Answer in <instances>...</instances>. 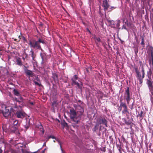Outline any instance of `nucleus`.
<instances>
[{
  "instance_id": "f257e3e1",
  "label": "nucleus",
  "mask_w": 153,
  "mask_h": 153,
  "mask_svg": "<svg viewBox=\"0 0 153 153\" xmlns=\"http://www.w3.org/2000/svg\"><path fill=\"white\" fill-rule=\"evenodd\" d=\"M76 111L77 113L73 108L70 110V118L75 124L78 123L80 121L82 116H84V108L80 105Z\"/></svg>"
},
{
  "instance_id": "f03ea898",
  "label": "nucleus",
  "mask_w": 153,
  "mask_h": 153,
  "mask_svg": "<svg viewBox=\"0 0 153 153\" xmlns=\"http://www.w3.org/2000/svg\"><path fill=\"white\" fill-rule=\"evenodd\" d=\"M0 111L3 116L7 118H11V113L13 111V109L10 107H6L4 104L0 105Z\"/></svg>"
},
{
  "instance_id": "7ed1b4c3",
  "label": "nucleus",
  "mask_w": 153,
  "mask_h": 153,
  "mask_svg": "<svg viewBox=\"0 0 153 153\" xmlns=\"http://www.w3.org/2000/svg\"><path fill=\"white\" fill-rule=\"evenodd\" d=\"M148 71L147 76L148 77V79H146V83L149 88V89L152 94L153 95V80L151 78V75L152 73V71L150 69H149V71Z\"/></svg>"
},
{
  "instance_id": "20e7f679",
  "label": "nucleus",
  "mask_w": 153,
  "mask_h": 153,
  "mask_svg": "<svg viewBox=\"0 0 153 153\" xmlns=\"http://www.w3.org/2000/svg\"><path fill=\"white\" fill-rule=\"evenodd\" d=\"M135 71L137 74L136 76L137 78V79L139 82V84L140 85V87L142 85V84L143 82V79L145 77V71L144 69L143 68H142V76H141L140 72L138 71V68H135Z\"/></svg>"
},
{
  "instance_id": "39448f33",
  "label": "nucleus",
  "mask_w": 153,
  "mask_h": 153,
  "mask_svg": "<svg viewBox=\"0 0 153 153\" xmlns=\"http://www.w3.org/2000/svg\"><path fill=\"white\" fill-rule=\"evenodd\" d=\"M71 84L72 85H76L79 88L81 89L82 84L79 80L77 76L75 75L73 76L71 79Z\"/></svg>"
},
{
  "instance_id": "423d86ee",
  "label": "nucleus",
  "mask_w": 153,
  "mask_h": 153,
  "mask_svg": "<svg viewBox=\"0 0 153 153\" xmlns=\"http://www.w3.org/2000/svg\"><path fill=\"white\" fill-rule=\"evenodd\" d=\"M29 44L31 48H33L36 49H40L42 51H43V50L41 48L40 45L38 44V42L34 40L32 41H30Z\"/></svg>"
},
{
  "instance_id": "0eeeda50",
  "label": "nucleus",
  "mask_w": 153,
  "mask_h": 153,
  "mask_svg": "<svg viewBox=\"0 0 153 153\" xmlns=\"http://www.w3.org/2000/svg\"><path fill=\"white\" fill-rule=\"evenodd\" d=\"M107 123V121L105 118H100L97 120V122L96 123H97V124H98V125L99 126L100 124H104L105 125L106 127H107L108 125Z\"/></svg>"
},
{
  "instance_id": "6e6552de",
  "label": "nucleus",
  "mask_w": 153,
  "mask_h": 153,
  "mask_svg": "<svg viewBox=\"0 0 153 153\" xmlns=\"http://www.w3.org/2000/svg\"><path fill=\"white\" fill-rule=\"evenodd\" d=\"M16 115L18 118H22L25 116L26 114L22 111H18L16 112Z\"/></svg>"
},
{
  "instance_id": "1a4fd4ad",
  "label": "nucleus",
  "mask_w": 153,
  "mask_h": 153,
  "mask_svg": "<svg viewBox=\"0 0 153 153\" xmlns=\"http://www.w3.org/2000/svg\"><path fill=\"white\" fill-rule=\"evenodd\" d=\"M102 6L103 7L105 11L107 10L108 8L109 7L110 5L107 0H104L103 1Z\"/></svg>"
},
{
  "instance_id": "9d476101",
  "label": "nucleus",
  "mask_w": 153,
  "mask_h": 153,
  "mask_svg": "<svg viewBox=\"0 0 153 153\" xmlns=\"http://www.w3.org/2000/svg\"><path fill=\"white\" fill-rule=\"evenodd\" d=\"M42 52L40 53V56L42 59V61L41 62L42 64H43L44 63L46 60V53L44 52L43 51H42Z\"/></svg>"
},
{
  "instance_id": "9b49d317",
  "label": "nucleus",
  "mask_w": 153,
  "mask_h": 153,
  "mask_svg": "<svg viewBox=\"0 0 153 153\" xmlns=\"http://www.w3.org/2000/svg\"><path fill=\"white\" fill-rule=\"evenodd\" d=\"M4 153H16V152H14L13 151L11 150H7L6 149H5L4 150ZM22 153H35L36 152H34L33 153H30L29 152L26 150H24L23 149L22 150Z\"/></svg>"
},
{
  "instance_id": "f8f14e48",
  "label": "nucleus",
  "mask_w": 153,
  "mask_h": 153,
  "mask_svg": "<svg viewBox=\"0 0 153 153\" xmlns=\"http://www.w3.org/2000/svg\"><path fill=\"white\" fill-rule=\"evenodd\" d=\"M93 38L95 40L97 45L98 46L99 45V43L101 42V40L100 38L99 37H97L95 35H93Z\"/></svg>"
},
{
  "instance_id": "ddd939ff",
  "label": "nucleus",
  "mask_w": 153,
  "mask_h": 153,
  "mask_svg": "<svg viewBox=\"0 0 153 153\" xmlns=\"http://www.w3.org/2000/svg\"><path fill=\"white\" fill-rule=\"evenodd\" d=\"M124 95L126 96V99H130L129 89V87H128L126 90Z\"/></svg>"
},
{
  "instance_id": "4468645a",
  "label": "nucleus",
  "mask_w": 153,
  "mask_h": 153,
  "mask_svg": "<svg viewBox=\"0 0 153 153\" xmlns=\"http://www.w3.org/2000/svg\"><path fill=\"white\" fill-rule=\"evenodd\" d=\"M11 124H13L14 126H17L18 124V121L16 120H14L13 119V117L10 118L9 119Z\"/></svg>"
},
{
  "instance_id": "2eb2a0df",
  "label": "nucleus",
  "mask_w": 153,
  "mask_h": 153,
  "mask_svg": "<svg viewBox=\"0 0 153 153\" xmlns=\"http://www.w3.org/2000/svg\"><path fill=\"white\" fill-rule=\"evenodd\" d=\"M25 73L26 74L27 76H29V77H33V73L32 71H31L29 70H25Z\"/></svg>"
},
{
  "instance_id": "dca6fc26",
  "label": "nucleus",
  "mask_w": 153,
  "mask_h": 153,
  "mask_svg": "<svg viewBox=\"0 0 153 153\" xmlns=\"http://www.w3.org/2000/svg\"><path fill=\"white\" fill-rule=\"evenodd\" d=\"M16 64L20 66L23 65L21 59L20 58H17L16 59Z\"/></svg>"
},
{
  "instance_id": "f3484780",
  "label": "nucleus",
  "mask_w": 153,
  "mask_h": 153,
  "mask_svg": "<svg viewBox=\"0 0 153 153\" xmlns=\"http://www.w3.org/2000/svg\"><path fill=\"white\" fill-rule=\"evenodd\" d=\"M13 94L17 96H20V94L19 92L16 89H14L13 91Z\"/></svg>"
},
{
  "instance_id": "a211bd4d",
  "label": "nucleus",
  "mask_w": 153,
  "mask_h": 153,
  "mask_svg": "<svg viewBox=\"0 0 153 153\" xmlns=\"http://www.w3.org/2000/svg\"><path fill=\"white\" fill-rule=\"evenodd\" d=\"M121 102L122 107H123V110L128 109L126 105V103L124 102H122L121 100Z\"/></svg>"
},
{
  "instance_id": "6ab92c4d",
  "label": "nucleus",
  "mask_w": 153,
  "mask_h": 153,
  "mask_svg": "<svg viewBox=\"0 0 153 153\" xmlns=\"http://www.w3.org/2000/svg\"><path fill=\"white\" fill-rule=\"evenodd\" d=\"M122 113L123 114L126 115V116H128L129 115V112L128 109L123 110Z\"/></svg>"
},
{
  "instance_id": "aec40b11",
  "label": "nucleus",
  "mask_w": 153,
  "mask_h": 153,
  "mask_svg": "<svg viewBox=\"0 0 153 153\" xmlns=\"http://www.w3.org/2000/svg\"><path fill=\"white\" fill-rule=\"evenodd\" d=\"M140 36L141 38V42L140 43V44L144 47L145 45V43H144V36L143 35Z\"/></svg>"
},
{
  "instance_id": "412c9836",
  "label": "nucleus",
  "mask_w": 153,
  "mask_h": 153,
  "mask_svg": "<svg viewBox=\"0 0 153 153\" xmlns=\"http://www.w3.org/2000/svg\"><path fill=\"white\" fill-rule=\"evenodd\" d=\"M55 139L56 141L59 144V145L60 146L61 150L62 152V153H63V151L62 148L61 143V142L59 140L58 138H55Z\"/></svg>"
},
{
  "instance_id": "4be33fe9",
  "label": "nucleus",
  "mask_w": 153,
  "mask_h": 153,
  "mask_svg": "<svg viewBox=\"0 0 153 153\" xmlns=\"http://www.w3.org/2000/svg\"><path fill=\"white\" fill-rule=\"evenodd\" d=\"M58 105V103L56 101L54 100L53 101L52 103V106L53 108V110L54 109V107H56Z\"/></svg>"
},
{
  "instance_id": "5701e85b",
  "label": "nucleus",
  "mask_w": 153,
  "mask_h": 153,
  "mask_svg": "<svg viewBox=\"0 0 153 153\" xmlns=\"http://www.w3.org/2000/svg\"><path fill=\"white\" fill-rule=\"evenodd\" d=\"M149 50L151 51V58H153V48L152 46H151L149 48Z\"/></svg>"
},
{
  "instance_id": "b1692460",
  "label": "nucleus",
  "mask_w": 153,
  "mask_h": 153,
  "mask_svg": "<svg viewBox=\"0 0 153 153\" xmlns=\"http://www.w3.org/2000/svg\"><path fill=\"white\" fill-rule=\"evenodd\" d=\"M29 56L32 57L36 56L34 54V51L32 50L30 51Z\"/></svg>"
},
{
  "instance_id": "393cba45",
  "label": "nucleus",
  "mask_w": 153,
  "mask_h": 153,
  "mask_svg": "<svg viewBox=\"0 0 153 153\" xmlns=\"http://www.w3.org/2000/svg\"><path fill=\"white\" fill-rule=\"evenodd\" d=\"M99 126V125H98V124L96 123L93 129V131H95L97 130L98 129Z\"/></svg>"
},
{
  "instance_id": "a878e982",
  "label": "nucleus",
  "mask_w": 153,
  "mask_h": 153,
  "mask_svg": "<svg viewBox=\"0 0 153 153\" xmlns=\"http://www.w3.org/2000/svg\"><path fill=\"white\" fill-rule=\"evenodd\" d=\"M37 42H38V44H39L40 43H41L44 44H45V42H44V41L43 39H38V40L37 41Z\"/></svg>"
},
{
  "instance_id": "bb28decb",
  "label": "nucleus",
  "mask_w": 153,
  "mask_h": 153,
  "mask_svg": "<svg viewBox=\"0 0 153 153\" xmlns=\"http://www.w3.org/2000/svg\"><path fill=\"white\" fill-rule=\"evenodd\" d=\"M120 105L118 108V110L120 111L123 109V107H122L121 100H120Z\"/></svg>"
},
{
  "instance_id": "cd10ccee",
  "label": "nucleus",
  "mask_w": 153,
  "mask_h": 153,
  "mask_svg": "<svg viewBox=\"0 0 153 153\" xmlns=\"http://www.w3.org/2000/svg\"><path fill=\"white\" fill-rule=\"evenodd\" d=\"M143 112L142 111H141L140 113L138 114V116L140 117V119L142 120L143 118Z\"/></svg>"
},
{
  "instance_id": "c85d7f7f",
  "label": "nucleus",
  "mask_w": 153,
  "mask_h": 153,
  "mask_svg": "<svg viewBox=\"0 0 153 153\" xmlns=\"http://www.w3.org/2000/svg\"><path fill=\"white\" fill-rule=\"evenodd\" d=\"M30 126V123L29 121L28 122V123L25 126V127L26 128V130Z\"/></svg>"
},
{
  "instance_id": "c756f323",
  "label": "nucleus",
  "mask_w": 153,
  "mask_h": 153,
  "mask_svg": "<svg viewBox=\"0 0 153 153\" xmlns=\"http://www.w3.org/2000/svg\"><path fill=\"white\" fill-rule=\"evenodd\" d=\"M80 105H78L76 104H74L73 105V106L75 108L76 110L77 109V108H78V106H79Z\"/></svg>"
},
{
  "instance_id": "7c9ffc66",
  "label": "nucleus",
  "mask_w": 153,
  "mask_h": 153,
  "mask_svg": "<svg viewBox=\"0 0 153 153\" xmlns=\"http://www.w3.org/2000/svg\"><path fill=\"white\" fill-rule=\"evenodd\" d=\"M33 82L36 85H37L39 86H40L41 85V83H39V82H37L35 80H34Z\"/></svg>"
},
{
  "instance_id": "2f4dec72",
  "label": "nucleus",
  "mask_w": 153,
  "mask_h": 153,
  "mask_svg": "<svg viewBox=\"0 0 153 153\" xmlns=\"http://www.w3.org/2000/svg\"><path fill=\"white\" fill-rule=\"evenodd\" d=\"M50 138H52L53 139H55L56 138L53 136L50 135L47 138V140H48Z\"/></svg>"
},
{
  "instance_id": "473e14b6",
  "label": "nucleus",
  "mask_w": 153,
  "mask_h": 153,
  "mask_svg": "<svg viewBox=\"0 0 153 153\" xmlns=\"http://www.w3.org/2000/svg\"><path fill=\"white\" fill-rule=\"evenodd\" d=\"M104 128V131H105L106 130V128H104V127H103L102 126H100V128H99V131H101L102 129V128Z\"/></svg>"
},
{
  "instance_id": "72a5a7b5",
  "label": "nucleus",
  "mask_w": 153,
  "mask_h": 153,
  "mask_svg": "<svg viewBox=\"0 0 153 153\" xmlns=\"http://www.w3.org/2000/svg\"><path fill=\"white\" fill-rule=\"evenodd\" d=\"M127 101V104H128L129 103V102L130 100V99H126Z\"/></svg>"
},
{
  "instance_id": "f704fd0d",
  "label": "nucleus",
  "mask_w": 153,
  "mask_h": 153,
  "mask_svg": "<svg viewBox=\"0 0 153 153\" xmlns=\"http://www.w3.org/2000/svg\"><path fill=\"white\" fill-rule=\"evenodd\" d=\"M118 146H119V148L118 149V150H119V152L120 153H121V147L120 146V145H118Z\"/></svg>"
},
{
  "instance_id": "c9c22d12",
  "label": "nucleus",
  "mask_w": 153,
  "mask_h": 153,
  "mask_svg": "<svg viewBox=\"0 0 153 153\" xmlns=\"http://www.w3.org/2000/svg\"><path fill=\"white\" fill-rule=\"evenodd\" d=\"M23 65L24 67V71L25 72V70H26H26H28V69L27 68V67H26L25 65Z\"/></svg>"
},
{
  "instance_id": "e433bc0d",
  "label": "nucleus",
  "mask_w": 153,
  "mask_h": 153,
  "mask_svg": "<svg viewBox=\"0 0 153 153\" xmlns=\"http://www.w3.org/2000/svg\"><path fill=\"white\" fill-rule=\"evenodd\" d=\"M120 20H118L117 22V27H118L119 26V23H120Z\"/></svg>"
},
{
  "instance_id": "4c0bfd02",
  "label": "nucleus",
  "mask_w": 153,
  "mask_h": 153,
  "mask_svg": "<svg viewBox=\"0 0 153 153\" xmlns=\"http://www.w3.org/2000/svg\"><path fill=\"white\" fill-rule=\"evenodd\" d=\"M35 79L36 80H37V81H39V79L38 78V77H36V79Z\"/></svg>"
},
{
  "instance_id": "58836bf2",
  "label": "nucleus",
  "mask_w": 153,
  "mask_h": 153,
  "mask_svg": "<svg viewBox=\"0 0 153 153\" xmlns=\"http://www.w3.org/2000/svg\"><path fill=\"white\" fill-rule=\"evenodd\" d=\"M29 103L31 105H34V102H30Z\"/></svg>"
},
{
  "instance_id": "ea45409f",
  "label": "nucleus",
  "mask_w": 153,
  "mask_h": 153,
  "mask_svg": "<svg viewBox=\"0 0 153 153\" xmlns=\"http://www.w3.org/2000/svg\"><path fill=\"white\" fill-rule=\"evenodd\" d=\"M78 102H79V103H81V104H82V103H83V102H81V101L80 100H78Z\"/></svg>"
},
{
  "instance_id": "a19ab883",
  "label": "nucleus",
  "mask_w": 153,
  "mask_h": 153,
  "mask_svg": "<svg viewBox=\"0 0 153 153\" xmlns=\"http://www.w3.org/2000/svg\"><path fill=\"white\" fill-rule=\"evenodd\" d=\"M152 62V66H153V58H151Z\"/></svg>"
},
{
  "instance_id": "79ce46f5",
  "label": "nucleus",
  "mask_w": 153,
  "mask_h": 153,
  "mask_svg": "<svg viewBox=\"0 0 153 153\" xmlns=\"http://www.w3.org/2000/svg\"><path fill=\"white\" fill-rule=\"evenodd\" d=\"M35 56H34L32 57V60L33 61H35V60L34 59V58H35Z\"/></svg>"
},
{
  "instance_id": "37998d69",
  "label": "nucleus",
  "mask_w": 153,
  "mask_h": 153,
  "mask_svg": "<svg viewBox=\"0 0 153 153\" xmlns=\"http://www.w3.org/2000/svg\"><path fill=\"white\" fill-rule=\"evenodd\" d=\"M45 150V149L44 150H42V152H41V153H44Z\"/></svg>"
},
{
  "instance_id": "c03bdc74",
  "label": "nucleus",
  "mask_w": 153,
  "mask_h": 153,
  "mask_svg": "<svg viewBox=\"0 0 153 153\" xmlns=\"http://www.w3.org/2000/svg\"><path fill=\"white\" fill-rule=\"evenodd\" d=\"M87 31H88L90 34H91V32L89 30V29H87Z\"/></svg>"
},
{
  "instance_id": "a18cd8bd",
  "label": "nucleus",
  "mask_w": 153,
  "mask_h": 153,
  "mask_svg": "<svg viewBox=\"0 0 153 153\" xmlns=\"http://www.w3.org/2000/svg\"><path fill=\"white\" fill-rule=\"evenodd\" d=\"M110 22L111 24H113L114 23V21H110Z\"/></svg>"
},
{
  "instance_id": "49530a36",
  "label": "nucleus",
  "mask_w": 153,
  "mask_h": 153,
  "mask_svg": "<svg viewBox=\"0 0 153 153\" xmlns=\"http://www.w3.org/2000/svg\"><path fill=\"white\" fill-rule=\"evenodd\" d=\"M28 55L27 54H25V58H27V57Z\"/></svg>"
},
{
  "instance_id": "de8ad7c7",
  "label": "nucleus",
  "mask_w": 153,
  "mask_h": 153,
  "mask_svg": "<svg viewBox=\"0 0 153 153\" xmlns=\"http://www.w3.org/2000/svg\"><path fill=\"white\" fill-rule=\"evenodd\" d=\"M2 151L1 149V148H0V153H2Z\"/></svg>"
},
{
  "instance_id": "09e8293b",
  "label": "nucleus",
  "mask_w": 153,
  "mask_h": 153,
  "mask_svg": "<svg viewBox=\"0 0 153 153\" xmlns=\"http://www.w3.org/2000/svg\"><path fill=\"white\" fill-rule=\"evenodd\" d=\"M25 58H25V57H22V59L24 61H25Z\"/></svg>"
},
{
  "instance_id": "8fccbe9b",
  "label": "nucleus",
  "mask_w": 153,
  "mask_h": 153,
  "mask_svg": "<svg viewBox=\"0 0 153 153\" xmlns=\"http://www.w3.org/2000/svg\"><path fill=\"white\" fill-rule=\"evenodd\" d=\"M65 124L66 126H67V123H65Z\"/></svg>"
},
{
  "instance_id": "3c124183",
  "label": "nucleus",
  "mask_w": 153,
  "mask_h": 153,
  "mask_svg": "<svg viewBox=\"0 0 153 153\" xmlns=\"http://www.w3.org/2000/svg\"><path fill=\"white\" fill-rule=\"evenodd\" d=\"M118 145H117V147L118 149L119 148V146H118Z\"/></svg>"
},
{
  "instance_id": "603ef678",
  "label": "nucleus",
  "mask_w": 153,
  "mask_h": 153,
  "mask_svg": "<svg viewBox=\"0 0 153 153\" xmlns=\"http://www.w3.org/2000/svg\"><path fill=\"white\" fill-rule=\"evenodd\" d=\"M15 100H16V101H18L17 100V99L16 98H15Z\"/></svg>"
},
{
  "instance_id": "864d4df0",
  "label": "nucleus",
  "mask_w": 153,
  "mask_h": 153,
  "mask_svg": "<svg viewBox=\"0 0 153 153\" xmlns=\"http://www.w3.org/2000/svg\"><path fill=\"white\" fill-rule=\"evenodd\" d=\"M133 108V106H132V107H131V109H132Z\"/></svg>"
},
{
  "instance_id": "5fc2aeb1",
  "label": "nucleus",
  "mask_w": 153,
  "mask_h": 153,
  "mask_svg": "<svg viewBox=\"0 0 153 153\" xmlns=\"http://www.w3.org/2000/svg\"><path fill=\"white\" fill-rule=\"evenodd\" d=\"M45 145V143H44L43 146H44Z\"/></svg>"
},
{
  "instance_id": "6e6d98bb",
  "label": "nucleus",
  "mask_w": 153,
  "mask_h": 153,
  "mask_svg": "<svg viewBox=\"0 0 153 153\" xmlns=\"http://www.w3.org/2000/svg\"><path fill=\"white\" fill-rule=\"evenodd\" d=\"M133 105H134L133 103L132 104V106H133Z\"/></svg>"
},
{
  "instance_id": "4d7b16f0",
  "label": "nucleus",
  "mask_w": 153,
  "mask_h": 153,
  "mask_svg": "<svg viewBox=\"0 0 153 153\" xmlns=\"http://www.w3.org/2000/svg\"><path fill=\"white\" fill-rule=\"evenodd\" d=\"M123 27H124V29H126L125 27H124V25H123Z\"/></svg>"
},
{
  "instance_id": "13d9d810",
  "label": "nucleus",
  "mask_w": 153,
  "mask_h": 153,
  "mask_svg": "<svg viewBox=\"0 0 153 153\" xmlns=\"http://www.w3.org/2000/svg\"><path fill=\"white\" fill-rule=\"evenodd\" d=\"M142 1H146V0H141Z\"/></svg>"
},
{
  "instance_id": "bf43d9fd",
  "label": "nucleus",
  "mask_w": 153,
  "mask_h": 153,
  "mask_svg": "<svg viewBox=\"0 0 153 153\" xmlns=\"http://www.w3.org/2000/svg\"><path fill=\"white\" fill-rule=\"evenodd\" d=\"M129 16H130H130H131V14H129Z\"/></svg>"
},
{
  "instance_id": "052dcab7",
  "label": "nucleus",
  "mask_w": 153,
  "mask_h": 153,
  "mask_svg": "<svg viewBox=\"0 0 153 153\" xmlns=\"http://www.w3.org/2000/svg\"><path fill=\"white\" fill-rule=\"evenodd\" d=\"M2 128H3V131H4V128H3V127H2Z\"/></svg>"
},
{
  "instance_id": "680f3d73",
  "label": "nucleus",
  "mask_w": 153,
  "mask_h": 153,
  "mask_svg": "<svg viewBox=\"0 0 153 153\" xmlns=\"http://www.w3.org/2000/svg\"><path fill=\"white\" fill-rule=\"evenodd\" d=\"M53 141V142H55V140H54Z\"/></svg>"
},
{
  "instance_id": "e2e57ef3",
  "label": "nucleus",
  "mask_w": 153,
  "mask_h": 153,
  "mask_svg": "<svg viewBox=\"0 0 153 153\" xmlns=\"http://www.w3.org/2000/svg\"><path fill=\"white\" fill-rule=\"evenodd\" d=\"M13 114H12V117H13Z\"/></svg>"
},
{
  "instance_id": "0e129e2a",
  "label": "nucleus",
  "mask_w": 153,
  "mask_h": 153,
  "mask_svg": "<svg viewBox=\"0 0 153 153\" xmlns=\"http://www.w3.org/2000/svg\"><path fill=\"white\" fill-rule=\"evenodd\" d=\"M118 29H120V28H118Z\"/></svg>"
},
{
  "instance_id": "69168bd1",
  "label": "nucleus",
  "mask_w": 153,
  "mask_h": 153,
  "mask_svg": "<svg viewBox=\"0 0 153 153\" xmlns=\"http://www.w3.org/2000/svg\"><path fill=\"white\" fill-rule=\"evenodd\" d=\"M20 37V36H19V37Z\"/></svg>"
},
{
  "instance_id": "338daca9",
  "label": "nucleus",
  "mask_w": 153,
  "mask_h": 153,
  "mask_svg": "<svg viewBox=\"0 0 153 153\" xmlns=\"http://www.w3.org/2000/svg\"><path fill=\"white\" fill-rule=\"evenodd\" d=\"M152 78H153V76H152Z\"/></svg>"
}]
</instances>
